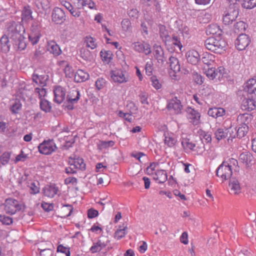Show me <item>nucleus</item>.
<instances>
[{"instance_id":"obj_26","label":"nucleus","mask_w":256,"mask_h":256,"mask_svg":"<svg viewBox=\"0 0 256 256\" xmlns=\"http://www.w3.org/2000/svg\"><path fill=\"white\" fill-rule=\"evenodd\" d=\"M222 31L220 26L216 24H210L206 28V33L207 34L216 35L215 36H220Z\"/></svg>"},{"instance_id":"obj_41","label":"nucleus","mask_w":256,"mask_h":256,"mask_svg":"<svg viewBox=\"0 0 256 256\" xmlns=\"http://www.w3.org/2000/svg\"><path fill=\"white\" fill-rule=\"evenodd\" d=\"M40 105V109L46 112H50L51 110L50 103L45 99H41Z\"/></svg>"},{"instance_id":"obj_27","label":"nucleus","mask_w":256,"mask_h":256,"mask_svg":"<svg viewBox=\"0 0 256 256\" xmlns=\"http://www.w3.org/2000/svg\"><path fill=\"white\" fill-rule=\"evenodd\" d=\"M26 186L30 188L29 192L31 194H36L40 192V183L38 181L30 180Z\"/></svg>"},{"instance_id":"obj_24","label":"nucleus","mask_w":256,"mask_h":256,"mask_svg":"<svg viewBox=\"0 0 256 256\" xmlns=\"http://www.w3.org/2000/svg\"><path fill=\"white\" fill-rule=\"evenodd\" d=\"M47 50L54 56H58L62 52L60 46L54 41H50L48 42Z\"/></svg>"},{"instance_id":"obj_19","label":"nucleus","mask_w":256,"mask_h":256,"mask_svg":"<svg viewBox=\"0 0 256 256\" xmlns=\"http://www.w3.org/2000/svg\"><path fill=\"white\" fill-rule=\"evenodd\" d=\"M226 114V110L220 107H214L210 108L208 112V114L210 116L216 118L224 116Z\"/></svg>"},{"instance_id":"obj_58","label":"nucleus","mask_w":256,"mask_h":256,"mask_svg":"<svg viewBox=\"0 0 256 256\" xmlns=\"http://www.w3.org/2000/svg\"><path fill=\"white\" fill-rule=\"evenodd\" d=\"M0 222L4 224L9 225L12 222V220L10 217L0 214Z\"/></svg>"},{"instance_id":"obj_18","label":"nucleus","mask_w":256,"mask_h":256,"mask_svg":"<svg viewBox=\"0 0 256 256\" xmlns=\"http://www.w3.org/2000/svg\"><path fill=\"white\" fill-rule=\"evenodd\" d=\"M134 48L135 50L139 52H144L146 55L149 54L151 52V48L150 44L146 43H140L136 42L133 44Z\"/></svg>"},{"instance_id":"obj_22","label":"nucleus","mask_w":256,"mask_h":256,"mask_svg":"<svg viewBox=\"0 0 256 256\" xmlns=\"http://www.w3.org/2000/svg\"><path fill=\"white\" fill-rule=\"evenodd\" d=\"M229 186L230 188V194L238 195L240 193V187L238 180L232 178L230 180Z\"/></svg>"},{"instance_id":"obj_54","label":"nucleus","mask_w":256,"mask_h":256,"mask_svg":"<svg viewBox=\"0 0 256 256\" xmlns=\"http://www.w3.org/2000/svg\"><path fill=\"white\" fill-rule=\"evenodd\" d=\"M41 35L30 34H28V38L30 42L32 45H34L39 41Z\"/></svg>"},{"instance_id":"obj_52","label":"nucleus","mask_w":256,"mask_h":256,"mask_svg":"<svg viewBox=\"0 0 256 256\" xmlns=\"http://www.w3.org/2000/svg\"><path fill=\"white\" fill-rule=\"evenodd\" d=\"M40 256H52V250L50 248H38Z\"/></svg>"},{"instance_id":"obj_14","label":"nucleus","mask_w":256,"mask_h":256,"mask_svg":"<svg viewBox=\"0 0 256 256\" xmlns=\"http://www.w3.org/2000/svg\"><path fill=\"white\" fill-rule=\"evenodd\" d=\"M186 112L191 122L194 125H197L200 123V114L199 112L190 107L187 108Z\"/></svg>"},{"instance_id":"obj_29","label":"nucleus","mask_w":256,"mask_h":256,"mask_svg":"<svg viewBox=\"0 0 256 256\" xmlns=\"http://www.w3.org/2000/svg\"><path fill=\"white\" fill-rule=\"evenodd\" d=\"M89 74L82 70H78L74 74V80L77 82H81L88 80Z\"/></svg>"},{"instance_id":"obj_56","label":"nucleus","mask_w":256,"mask_h":256,"mask_svg":"<svg viewBox=\"0 0 256 256\" xmlns=\"http://www.w3.org/2000/svg\"><path fill=\"white\" fill-rule=\"evenodd\" d=\"M86 46L90 48L91 49H94L96 46L94 40L92 37L86 36Z\"/></svg>"},{"instance_id":"obj_46","label":"nucleus","mask_w":256,"mask_h":256,"mask_svg":"<svg viewBox=\"0 0 256 256\" xmlns=\"http://www.w3.org/2000/svg\"><path fill=\"white\" fill-rule=\"evenodd\" d=\"M30 34L41 35L40 26L38 22H33L31 26Z\"/></svg>"},{"instance_id":"obj_8","label":"nucleus","mask_w":256,"mask_h":256,"mask_svg":"<svg viewBox=\"0 0 256 256\" xmlns=\"http://www.w3.org/2000/svg\"><path fill=\"white\" fill-rule=\"evenodd\" d=\"M250 40L248 35L240 34L235 41L236 48L239 50H242L249 45Z\"/></svg>"},{"instance_id":"obj_3","label":"nucleus","mask_w":256,"mask_h":256,"mask_svg":"<svg viewBox=\"0 0 256 256\" xmlns=\"http://www.w3.org/2000/svg\"><path fill=\"white\" fill-rule=\"evenodd\" d=\"M68 163L70 166L65 168L66 174H76V169H80L82 170L86 169V164L84 163V160L82 158L76 156H74V158L70 157L69 158Z\"/></svg>"},{"instance_id":"obj_48","label":"nucleus","mask_w":256,"mask_h":256,"mask_svg":"<svg viewBox=\"0 0 256 256\" xmlns=\"http://www.w3.org/2000/svg\"><path fill=\"white\" fill-rule=\"evenodd\" d=\"M242 6L248 9H252L256 6V0H244Z\"/></svg>"},{"instance_id":"obj_10","label":"nucleus","mask_w":256,"mask_h":256,"mask_svg":"<svg viewBox=\"0 0 256 256\" xmlns=\"http://www.w3.org/2000/svg\"><path fill=\"white\" fill-rule=\"evenodd\" d=\"M54 100L56 102L60 104L65 99L66 95V90L60 86H55L54 89Z\"/></svg>"},{"instance_id":"obj_47","label":"nucleus","mask_w":256,"mask_h":256,"mask_svg":"<svg viewBox=\"0 0 256 256\" xmlns=\"http://www.w3.org/2000/svg\"><path fill=\"white\" fill-rule=\"evenodd\" d=\"M110 242L109 240L105 236H101L96 242L100 250L106 247Z\"/></svg>"},{"instance_id":"obj_33","label":"nucleus","mask_w":256,"mask_h":256,"mask_svg":"<svg viewBox=\"0 0 256 256\" xmlns=\"http://www.w3.org/2000/svg\"><path fill=\"white\" fill-rule=\"evenodd\" d=\"M48 78V75H32V80L36 84H39L42 87L46 85V82Z\"/></svg>"},{"instance_id":"obj_36","label":"nucleus","mask_w":256,"mask_h":256,"mask_svg":"<svg viewBox=\"0 0 256 256\" xmlns=\"http://www.w3.org/2000/svg\"><path fill=\"white\" fill-rule=\"evenodd\" d=\"M7 30L8 36L14 40L16 38V24L14 22H12L7 25Z\"/></svg>"},{"instance_id":"obj_12","label":"nucleus","mask_w":256,"mask_h":256,"mask_svg":"<svg viewBox=\"0 0 256 256\" xmlns=\"http://www.w3.org/2000/svg\"><path fill=\"white\" fill-rule=\"evenodd\" d=\"M111 78L115 82L123 83L128 80V78L124 72L121 70H112L111 72Z\"/></svg>"},{"instance_id":"obj_39","label":"nucleus","mask_w":256,"mask_h":256,"mask_svg":"<svg viewBox=\"0 0 256 256\" xmlns=\"http://www.w3.org/2000/svg\"><path fill=\"white\" fill-rule=\"evenodd\" d=\"M32 10L30 9L29 6H24L22 10V21H26L31 18H32Z\"/></svg>"},{"instance_id":"obj_17","label":"nucleus","mask_w":256,"mask_h":256,"mask_svg":"<svg viewBox=\"0 0 256 256\" xmlns=\"http://www.w3.org/2000/svg\"><path fill=\"white\" fill-rule=\"evenodd\" d=\"M235 131V134H231L230 137L232 138L237 137L239 138L244 137L248 133V126L246 124H242L238 130L236 128H234Z\"/></svg>"},{"instance_id":"obj_2","label":"nucleus","mask_w":256,"mask_h":256,"mask_svg":"<svg viewBox=\"0 0 256 256\" xmlns=\"http://www.w3.org/2000/svg\"><path fill=\"white\" fill-rule=\"evenodd\" d=\"M238 16V4L236 2L230 4L224 12L223 16V22L224 24H230L234 21Z\"/></svg>"},{"instance_id":"obj_1","label":"nucleus","mask_w":256,"mask_h":256,"mask_svg":"<svg viewBox=\"0 0 256 256\" xmlns=\"http://www.w3.org/2000/svg\"><path fill=\"white\" fill-rule=\"evenodd\" d=\"M206 48L216 54H221L226 50V43L220 36H212L207 38L204 42Z\"/></svg>"},{"instance_id":"obj_44","label":"nucleus","mask_w":256,"mask_h":256,"mask_svg":"<svg viewBox=\"0 0 256 256\" xmlns=\"http://www.w3.org/2000/svg\"><path fill=\"white\" fill-rule=\"evenodd\" d=\"M100 56L102 61L108 64L112 59V54L110 50L104 51L102 50L100 52Z\"/></svg>"},{"instance_id":"obj_28","label":"nucleus","mask_w":256,"mask_h":256,"mask_svg":"<svg viewBox=\"0 0 256 256\" xmlns=\"http://www.w3.org/2000/svg\"><path fill=\"white\" fill-rule=\"evenodd\" d=\"M159 33L160 37L162 39V41L164 42L166 45H167L168 42L170 40V36L168 34V30L166 27L162 24L158 26Z\"/></svg>"},{"instance_id":"obj_64","label":"nucleus","mask_w":256,"mask_h":256,"mask_svg":"<svg viewBox=\"0 0 256 256\" xmlns=\"http://www.w3.org/2000/svg\"><path fill=\"white\" fill-rule=\"evenodd\" d=\"M122 26L124 30H128L130 26V22L128 19H124L121 22Z\"/></svg>"},{"instance_id":"obj_25","label":"nucleus","mask_w":256,"mask_h":256,"mask_svg":"<svg viewBox=\"0 0 256 256\" xmlns=\"http://www.w3.org/2000/svg\"><path fill=\"white\" fill-rule=\"evenodd\" d=\"M244 90L249 94H253L256 91V78H252L245 84Z\"/></svg>"},{"instance_id":"obj_42","label":"nucleus","mask_w":256,"mask_h":256,"mask_svg":"<svg viewBox=\"0 0 256 256\" xmlns=\"http://www.w3.org/2000/svg\"><path fill=\"white\" fill-rule=\"evenodd\" d=\"M198 134H199L200 138L202 142L204 141L206 143H208L211 142V135L208 132L200 130L198 131Z\"/></svg>"},{"instance_id":"obj_16","label":"nucleus","mask_w":256,"mask_h":256,"mask_svg":"<svg viewBox=\"0 0 256 256\" xmlns=\"http://www.w3.org/2000/svg\"><path fill=\"white\" fill-rule=\"evenodd\" d=\"M15 200L11 198H7L4 203L3 209L6 213L10 214H14L16 212V204Z\"/></svg>"},{"instance_id":"obj_43","label":"nucleus","mask_w":256,"mask_h":256,"mask_svg":"<svg viewBox=\"0 0 256 256\" xmlns=\"http://www.w3.org/2000/svg\"><path fill=\"white\" fill-rule=\"evenodd\" d=\"M80 55L81 58L86 61H90L92 59L90 52L86 48H82L80 50Z\"/></svg>"},{"instance_id":"obj_7","label":"nucleus","mask_w":256,"mask_h":256,"mask_svg":"<svg viewBox=\"0 0 256 256\" xmlns=\"http://www.w3.org/2000/svg\"><path fill=\"white\" fill-rule=\"evenodd\" d=\"M182 108L183 106L180 100L176 96L168 102L166 108L168 110L172 112L174 114H181Z\"/></svg>"},{"instance_id":"obj_62","label":"nucleus","mask_w":256,"mask_h":256,"mask_svg":"<svg viewBox=\"0 0 256 256\" xmlns=\"http://www.w3.org/2000/svg\"><path fill=\"white\" fill-rule=\"evenodd\" d=\"M183 146L185 148L193 150L194 148L196 146L195 144L192 143L189 141V140H186L182 142Z\"/></svg>"},{"instance_id":"obj_55","label":"nucleus","mask_w":256,"mask_h":256,"mask_svg":"<svg viewBox=\"0 0 256 256\" xmlns=\"http://www.w3.org/2000/svg\"><path fill=\"white\" fill-rule=\"evenodd\" d=\"M10 153L9 152H4L0 156V161L3 165L6 164L10 158Z\"/></svg>"},{"instance_id":"obj_45","label":"nucleus","mask_w":256,"mask_h":256,"mask_svg":"<svg viewBox=\"0 0 256 256\" xmlns=\"http://www.w3.org/2000/svg\"><path fill=\"white\" fill-rule=\"evenodd\" d=\"M114 142L113 140L104 141L100 140L98 144L100 149L107 148L109 147H112L114 146Z\"/></svg>"},{"instance_id":"obj_63","label":"nucleus","mask_w":256,"mask_h":256,"mask_svg":"<svg viewBox=\"0 0 256 256\" xmlns=\"http://www.w3.org/2000/svg\"><path fill=\"white\" fill-rule=\"evenodd\" d=\"M57 251L66 254V256H70V253L69 248L59 245L57 248Z\"/></svg>"},{"instance_id":"obj_11","label":"nucleus","mask_w":256,"mask_h":256,"mask_svg":"<svg viewBox=\"0 0 256 256\" xmlns=\"http://www.w3.org/2000/svg\"><path fill=\"white\" fill-rule=\"evenodd\" d=\"M18 28L19 31L17 30V34L20 35L18 38V48L20 50H24L26 46V38L23 36V34L25 32V29L24 26L20 24H17V28Z\"/></svg>"},{"instance_id":"obj_31","label":"nucleus","mask_w":256,"mask_h":256,"mask_svg":"<svg viewBox=\"0 0 256 256\" xmlns=\"http://www.w3.org/2000/svg\"><path fill=\"white\" fill-rule=\"evenodd\" d=\"M170 45H173L174 48L177 47L180 50H181V49L182 47V45L180 42V38L174 34L171 38L170 36V40L169 42H168L166 46H169Z\"/></svg>"},{"instance_id":"obj_30","label":"nucleus","mask_w":256,"mask_h":256,"mask_svg":"<svg viewBox=\"0 0 256 256\" xmlns=\"http://www.w3.org/2000/svg\"><path fill=\"white\" fill-rule=\"evenodd\" d=\"M154 179L158 180L159 183L162 184L168 179L167 174L164 170H158L156 172L154 176Z\"/></svg>"},{"instance_id":"obj_6","label":"nucleus","mask_w":256,"mask_h":256,"mask_svg":"<svg viewBox=\"0 0 256 256\" xmlns=\"http://www.w3.org/2000/svg\"><path fill=\"white\" fill-rule=\"evenodd\" d=\"M38 151L40 154L46 155L50 154L55 152L57 147L52 140H44L38 146Z\"/></svg>"},{"instance_id":"obj_35","label":"nucleus","mask_w":256,"mask_h":256,"mask_svg":"<svg viewBox=\"0 0 256 256\" xmlns=\"http://www.w3.org/2000/svg\"><path fill=\"white\" fill-rule=\"evenodd\" d=\"M252 155L248 152H244L239 156V160L246 165H248L252 161Z\"/></svg>"},{"instance_id":"obj_37","label":"nucleus","mask_w":256,"mask_h":256,"mask_svg":"<svg viewBox=\"0 0 256 256\" xmlns=\"http://www.w3.org/2000/svg\"><path fill=\"white\" fill-rule=\"evenodd\" d=\"M214 56L210 54L206 53L204 54L200 60L204 64L208 66L211 65L214 60Z\"/></svg>"},{"instance_id":"obj_20","label":"nucleus","mask_w":256,"mask_h":256,"mask_svg":"<svg viewBox=\"0 0 256 256\" xmlns=\"http://www.w3.org/2000/svg\"><path fill=\"white\" fill-rule=\"evenodd\" d=\"M154 56L158 62L163 64L166 60V57L164 55V51L161 46H157L155 48Z\"/></svg>"},{"instance_id":"obj_15","label":"nucleus","mask_w":256,"mask_h":256,"mask_svg":"<svg viewBox=\"0 0 256 256\" xmlns=\"http://www.w3.org/2000/svg\"><path fill=\"white\" fill-rule=\"evenodd\" d=\"M186 57L188 62L196 65L200 61L199 53L194 50H188L186 54Z\"/></svg>"},{"instance_id":"obj_32","label":"nucleus","mask_w":256,"mask_h":256,"mask_svg":"<svg viewBox=\"0 0 256 256\" xmlns=\"http://www.w3.org/2000/svg\"><path fill=\"white\" fill-rule=\"evenodd\" d=\"M169 64L170 70L174 73L180 71V64L178 59L174 56H170L169 58Z\"/></svg>"},{"instance_id":"obj_13","label":"nucleus","mask_w":256,"mask_h":256,"mask_svg":"<svg viewBox=\"0 0 256 256\" xmlns=\"http://www.w3.org/2000/svg\"><path fill=\"white\" fill-rule=\"evenodd\" d=\"M30 94V92L26 88L25 82L22 81L19 82L18 86H17V96L25 100L26 98H29Z\"/></svg>"},{"instance_id":"obj_53","label":"nucleus","mask_w":256,"mask_h":256,"mask_svg":"<svg viewBox=\"0 0 256 256\" xmlns=\"http://www.w3.org/2000/svg\"><path fill=\"white\" fill-rule=\"evenodd\" d=\"M34 94L38 96L40 100L42 99V98L44 97L46 94V90L42 86L41 88H36L34 89Z\"/></svg>"},{"instance_id":"obj_23","label":"nucleus","mask_w":256,"mask_h":256,"mask_svg":"<svg viewBox=\"0 0 256 256\" xmlns=\"http://www.w3.org/2000/svg\"><path fill=\"white\" fill-rule=\"evenodd\" d=\"M58 191V188L54 184L47 185L42 189L44 194L49 198H53Z\"/></svg>"},{"instance_id":"obj_9","label":"nucleus","mask_w":256,"mask_h":256,"mask_svg":"<svg viewBox=\"0 0 256 256\" xmlns=\"http://www.w3.org/2000/svg\"><path fill=\"white\" fill-rule=\"evenodd\" d=\"M52 18L56 24H62L66 20L65 13L60 8H55L53 10Z\"/></svg>"},{"instance_id":"obj_34","label":"nucleus","mask_w":256,"mask_h":256,"mask_svg":"<svg viewBox=\"0 0 256 256\" xmlns=\"http://www.w3.org/2000/svg\"><path fill=\"white\" fill-rule=\"evenodd\" d=\"M0 49L4 52H7L10 49V42L8 38V37L5 36H3L0 40Z\"/></svg>"},{"instance_id":"obj_50","label":"nucleus","mask_w":256,"mask_h":256,"mask_svg":"<svg viewBox=\"0 0 256 256\" xmlns=\"http://www.w3.org/2000/svg\"><path fill=\"white\" fill-rule=\"evenodd\" d=\"M206 76L210 80L216 78V68H208L205 72Z\"/></svg>"},{"instance_id":"obj_4","label":"nucleus","mask_w":256,"mask_h":256,"mask_svg":"<svg viewBox=\"0 0 256 256\" xmlns=\"http://www.w3.org/2000/svg\"><path fill=\"white\" fill-rule=\"evenodd\" d=\"M231 166L228 162H224L216 169V175L222 180L229 179L232 175Z\"/></svg>"},{"instance_id":"obj_21","label":"nucleus","mask_w":256,"mask_h":256,"mask_svg":"<svg viewBox=\"0 0 256 256\" xmlns=\"http://www.w3.org/2000/svg\"><path fill=\"white\" fill-rule=\"evenodd\" d=\"M242 108L244 110L252 111L256 108V102L253 98H248L242 101Z\"/></svg>"},{"instance_id":"obj_59","label":"nucleus","mask_w":256,"mask_h":256,"mask_svg":"<svg viewBox=\"0 0 256 256\" xmlns=\"http://www.w3.org/2000/svg\"><path fill=\"white\" fill-rule=\"evenodd\" d=\"M176 142V140L172 137L165 136L164 143L169 147L173 146Z\"/></svg>"},{"instance_id":"obj_38","label":"nucleus","mask_w":256,"mask_h":256,"mask_svg":"<svg viewBox=\"0 0 256 256\" xmlns=\"http://www.w3.org/2000/svg\"><path fill=\"white\" fill-rule=\"evenodd\" d=\"M228 130L226 128H218L214 132L216 138L219 141L220 140L226 138L228 136Z\"/></svg>"},{"instance_id":"obj_49","label":"nucleus","mask_w":256,"mask_h":256,"mask_svg":"<svg viewBox=\"0 0 256 256\" xmlns=\"http://www.w3.org/2000/svg\"><path fill=\"white\" fill-rule=\"evenodd\" d=\"M106 80L102 78H98L95 82V86L98 90H100L104 88L106 86Z\"/></svg>"},{"instance_id":"obj_40","label":"nucleus","mask_w":256,"mask_h":256,"mask_svg":"<svg viewBox=\"0 0 256 256\" xmlns=\"http://www.w3.org/2000/svg\"><path fill=\"white\" fill-rule=\"evenodd\" d=\"M126 226H119V228L116 231L114 234V238L120 240L124 238L126 234Z\"/></svg>"},{"instance_id":"obj_51","label":"nucleus","mask_w":256,"mask_h":256,"mask_svg":"<svg viewBox=\"0 0 256 256\" xmlns=\"http://www.w3.org/2000/svg\"><path fill=\"white\" fill-rule=\"evenodd\" d=\"M226 76V74L225 68L223 66H220L216 69V78L218 80Z\"/></svg>"},{"instance_id":"obj_5","label":"nucleus","mask_w":256,"mask_h":256,"mask_svg":"<svg viewBox=\"0 0 256 256\" xmlns=\"http://www.w3.org/2000/svg\"><path fill=\"white\" fill-rule=\"evenodd\" d=\"M80 92L77 88L71 90L68 93L66 102V106L68 110L74 108V104L78 103L80 98Z\"/></svg>"},{"instance_id":"obj_61","label":"nucleus","mask_w":256,"mask_h":256,"mask_svg":"<svg viewBox=\"0 0 256 256\" xmlns=\"http://www.w3.org/2000/svg\"><path fill=\"white\" fill-rule=\"evenodd\" d=\"M192 78L194 82L198 84L201 85L204 82V78L202 76L197 73L193 74Z\"/></svg>"},{"instance_id":"obj_60","label":"nucleus","mask_w":256,"mask_h":256,"mask_svg":"<svg viewBox=\"0 0 256 256\" xmlns=\"http://www.w3.org/2000/svg\"><path fill=\"white\" fill-rule=\"evenodd\" d=\"M37 5L40 6L43 10H47L49 8L48 0H37Z\"/></svg>"},{"instance_id":"obj_57","label":"nucleus","mask_w":256,"mask_h":256,"mask_svg":"<svg viewBox=\"0 0 256 256\" xmlns=\"http://www.w3.org/2000/svg\"><path fill=\"white\" fill-rule=\"evenodd\" d=\"M150 81L152 82V86L156 89L158 90L161 88L162 84L159 82L156 76H153L150 78Z\"/></svg>"}]
</instances>
